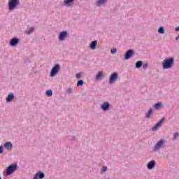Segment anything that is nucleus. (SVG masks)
I'll return each instance as SVG.
<instances>
[{
  "mask_svg": "<svg viewBox=\"0 0 179 179\" xmlns=\"http://www.w3.org/2000/svg\"><path fill=\"white\" fill-rule=\"evenodd\" d=\"M176 64V61L173 57H171L165 59L162 62V68L163 69H171L174 64Z\"/></svg>",
  "mask_w": 179,
  "mask_h": 179,
  "instance_id": "obj_1",
  "label": "nucleus"
},
{
  "mask_svg": "<svg viewBox=\"0 0 179 179\" xmlns=\"http://www.w3.org/2000/svg\"><path fill=\"white\" fill-rule=\"evenodd\" d=\"M17 170V164H10L3 171V175L6 177L13 174Z\"/></svg>",
  "mask_w": 179,
  "mask_h": 179,
  "instance_id": "obj_2",
  "label": "nucleus"
},
{
  "mask_svg": "<svg viewBox=\"0 0 179 179\" xmlns=\"http://www.w3.org/2000/svg\"><path fill=\"white\" fill-rule=\"evenodd\" d=\"M8 10L12 12V10H15L19 5H20V0H8Z\"/></svg>",
  "mask_w": 179,
  "mask_h": 179,
  "instance_id": "obj_3",
  "label": "nucleus"
},
{
  "mask_svg": "<svg viewBox=\"0 0 179 179\" xmlns=\"http://www.w3.org/2000/svg\"><path fill=\"white\" fill-rule=\"evenodd\" d=\"M59 71H61V65L59 64H55L50 73V78H54V76L58 75Z\"/></svg>",
  "mask_w": 179,
  "mask_h": 179,
  "instance_id": "obj_4",
  "label": "nucleus"
},
{
  "mask_svg": "<svg viewBox=\"0 0 179 179\" xmlns=\"http://www.w3.org/2000/svg\"><path fill=\"white\" fill-rule=\"evenodd\" d=\"M161 148H167V145H164V138H162L155 144L153 150L157 152Z\"/></svg>",
  "mask_w": 179,
  "mask_h": 179,
  "instance_id": "obj_5",
  "label": "nucleus"
},
{
  "mask_svg": "<svg viewBox=\"0 0 179 179\" xmlns=\"http://www.w3.org/2000/svg\"><path fill=\"white\" fill-rule=\"evenodd\" d=\"M118 80V73L114 72L109 77V85H114Z\"/></svg>",
  "mask_w": 179,
  "mask_h": 179,
  "instance_id": "obj_6",
  "label": "nucleus"
},
{
  "mask_svg": "<svg viewBox=\"0 0 179 179\" xmlns=\"http://www.w3.org/2000/svg\"><path fill=\"white\" fill-rule=\"evenodd\" d=\"M135 55V50L134 49H129L124 54V59L125 61H128V59H131Z\"/></svg>",
  "mask_w": 179,
  "mask_h": 179,
  "instance_id": "obj_7",
  "label": "nucleus"
},
{
  "mask_svg": "<svg viewBox=\"0 0 179 179\" xmlns=\"http://www.w3.org/2000/svg\"><path fill=\"white\" fill-rule=\"evenodd\" d=\"M69 36V34L68 33V31L64 30L59 34L58 39L59 40V41H65V40H66V37H68Z\"/></svg>",
  "mask_w": 179,
  "mask_h": 179,
  "instance_id": "obj_8",
  "label": "nucleus"
},
{
  "mask_svg": "<svg viewBox=\"0 0 179 179\" xmlns=\"http://www.w3.org/2000/svg\"><path fill=\"white\" fill-rule=\"evenodd\" d=\"M166 121V117H162L158 122H157L155 126L152 128V131H156L163 124V122Z\"/></svg>",
  "mask_w": 179,
  "mask_h": 179,
  "instance_id": "obj_9",
  "label": "nucleus"
},
{
  "mask_svg": "<svg viewBox=\"0 0 179 179\" xmlns=\"http://www.w3.org/2000/svg\"><path fill=\"white\" fill-rule=\"evenodd\" d=\"M19 41H20L19 38L14 37L10 40L9 45L10 47H16L19 44Z\"/></svg>",
  "mask_w": 179,
  "mask_h": 179,
  "instance_id": "obj_10",
  "label": "nucleus"
},
{
  "mask_svg": "<svg viewBox=\"0 0 179 179\" xmlns=\"http://www.w3.org/2000/svg\"><path fill=\"white\" fill-rule=\"evenodd\" d=\"M110 106L111 105L110 104V102L105 101L101 104V108L102 109V111H108V110H110Z\"/></svg>",
  "mask_w": 179,
  "mask_h": 179,
  "instance_id": "obj_11",
  "label": "nucleus"
},
{
  "mask_svg": "<svg viewBox=\"0 0 179 179\" xmlns=\"http://www.w3.org/2000/svg\"><path fill=\"white\" fill-rule=\"evenodd\" d=\"M44 177H45V174L39 171L34 175L33 179H43Z\"/></svg>",
  "mask_w": 179,
  "mask_h": 179,
  "instance_id": "obj_12",
  "label": "nucleus"
},
{
  "mask_svg": "<svg viewBox=\"0 0 179 179\" xmlns=\"http://www.w3.org/2000/svg\"><path fill=\"white\" fill-rule=\"evenodd\" d=\"M155 167H156V161L155 160L150 161L147 164V169H148V170H153Z\"/></svg>",
  "mask_w": 179,
  "mask_h": 179,
  "instance_id": "obj_13",
  "label": "nucleus"
},
{
  "mask_svg": "<svg viewBox=\"0 0 179 179\" xmlns=\"http://www.w3.org/2000/svg\"><path fill=\"white\" fill-rule=\"evenodd\" d=\"M106 76V74H104V72L103 71H100L98 72V73L96 76V80H103V78Z\"/></svg>",
  "mask_w": 179,
  "mask_h": 179,
  "instance_id": "obj_14",
  "label": "nucleus"
},
{
  "mask_svg": "<svg viewBox=\"0 0 179 179\" xmlns=\"http://www.w3.org/2000/svg\"><path fill=\"white\" fill-rule=\"evenodd\" d=\"M73 2H75V0H64V5L67 8H71V6H73Z\"/></svg>",
  "mask_w": 179,
  "mask_h": 179,
  "instance_id": "obj_15",
  "label": "nucleus"
},
{
  "mask_svg": "<svg viewBox=\"0 0 179 179\" xmlns=\"http://www.w3.org/2000/svg\"><path fill=\"white\" fill-rule=\"evenodd\" d=\"M3 147L6 150H12V148H13V144L10 141L6 142L4 143Z\"/></svg>",
  "mask_w": 179,
  "mask_h": 179,
  "instance_id": "obj_16",
  "label": "nucleus"
},
{
  "mask_svg": "<svg viewBox=\"0 0 179 179\" xmlns=\"http://www.w3.org/2000/svg\"><path fill=\"white\" fill-rule=\"evenodd\" d=\"M90 48H91L92 50L97 49V41L94 40L92 41L90 44Z\"/></svg>",
  "mask_w": 179,
  "mask_h": 179,
  "instance_id": "obj_17",
  "label": "nucleus"
},
{
  "mask_svg": "<svg viewBox=\"0 0 179 179\" xmlns=\"http://www.w3.org/2000/svg\"><path fill=\"white\" fill-rule=\"evenodd\" d=\"M13 99H15V94L11 92V93L8 94V95L7 96L6 102L10 103V101H12V100H13Z\"/></svg>",
  "mask_w": 179,
  "mask_h": 179,
  "instance_id": "obj_18",
  "label": "nucleus"
},
{
  "mask_svg": "<svg viewBox=\"0 0 179 179\" xmlns=\"http://www.w3.org/2000/svg\"><path fill=\"white\" fill-rule=\"evenodd\" d=\"M142 65H143V62L142 60H138L136 62L135 69H140V68H142Z\"/></svg>",
  "mask_w": 179,
  "mask_h": 179,
  "instance_id": "obj_19",
  "label": "nucleus"
},
{
  "mask_svg": "<svg viewBox=\"0 0 179 179\" xmlns=\"http://www.w3.org/2000/svg\"><path fill=\"white\" fill-rule=\"evenodd\" d=\"M162 102H157L153 105V107L155 110H160L162 108Z\"/></svg>",
  "mask_w": 179,
  "mask_h": 179,
  "instance_id": "obj_20",
  "label": "nucleus"
},
{
  "mask_svg": "<svg viewBox=\"0 0 179 179\" xmlns=\"http://www.w3.org/2000/svg\"><path fill=\"white\" fill-rule=\"evenodd\" d=\"M107 2V0H98L96 2V6H101Z\"/></svg>",
  "mask_w": 179,
  "mask_h": 179,
  "instance_id": "obj_21",
  "label": "nucleus"
},
{
  "mask_svg": "<svg viewBox=\"0 0 179 179\" xmlns=\"http://www.w3.org/2000/svg\"><path fill=\"white\" fill-rule=\"evenodd\" d=\"M152 113H153V108H150V110L146 113V115H145L146 118L148 119L150 118Z\"/></svg>",
  "mask_w": 179,
  "mask_h": 179,
  "instance_id": "obj_22",
  "label": "nucleus"
},
{
  "mask_svg": "<svg viewBox=\"0 0 179 179\" xmlns=\"http://www.w3.org/2000/svg\"><path fill=\"white\" fill-rule=\"evenodd\" d=\"M34 30H35V28L34 27L28 29L27 31H26V33L27 34H31V33L34 32Z\"/></svg>",
  "mask_w": 179,
  "mask_h": 179,
  "instance_id": "obj_23",
  "label": "nucleus"
},
{
  "mask_svg": "<svg viewBox=\"0 0 179 179\" xmlns=\"http://www.w3.org/2000/svg\"><path fill=\"white\" fill-rule=\"evenodd\" d=\"M83 85H85V81H83V80H79L77 83L78 87H82Z\"/></svg>",
  "mask_w": 179,
  "mask_h": 179,
  "instance_id": "obj_24",
  "label": "nucleus"
},
{
  "mask_svg": "<svg viewBox=\"0 0 179 179\" xmlns=\"http://www.w3.org/2000/svg\"><path fill=\"white\" fill-rule=\"evenodd\" d=\"M45 94H46V96H48V97H51L53 94L52 90H47L45 92Z\"/></svg>",
  "mask_w": 179,
  "mask_h": 179,
  "instance_id": "obj_25",
  "label": "nucleus"
},
{
  "mask_svg": "<svg viewBox=\"0 0 179 179\" xmlns=\"http://www.w3.org/2000/svg\"><path fill=\"white\" fill-rule=\"evenodd\" d=\"M158 33L159 34H164V27H160L159 29H158Z\"/></svg>",
  "mask_w": 179,
  "mask_h": 179,
  "instance_id": "obj_26",
  "label": "nucleus"
},
{
  "mask_svg": "<svg viewBox=\"0 0 179 179\" xmlns=\"http://www.w3.org/2000/svg\"><path fill=\"white\" fill-rule=\"evenodd\" d=\"M179 136V134L178 132H176L174 134H173V137L172 138V141H176L177 139V138H178Z\"/></svg>",
  "mask_w": 179,
  "mask_h": 179,
  "instance_id": "obj_27",
  "label": "nucleus"
},
{
  "mask_svg": "<svg viewBox=\"0 0 179 179\" xmlns=\"http://www.w3.org/2000/svg\"><path fill=\"white\" fill-rule=\"evenodd\" d=\"M110 53L112 55H114L115 54H117V48H113L110 50Z\"/></svg>",
  "mask_w": 179,
  "mask_h": 179,
  "instance_id": "obj_28",
  "label": "nucleus"
},
{
  "mask_svg": "<svg viewBox=\"0 0 179 179\" xmlns=\"http://www.w3.org/2000/svg\"><path fill=\"white\" fill-rule=\"evenodd\" d=\"M66 93H68L69 94H71V93H73V89H72V88L67 89Z\"/></svg>",
  "mask_w": 179,
  "mask_h": 179,
  "instance_id": "obj_29",
  "label": "nucleus"
},
{
  "mask_svg": "<svg viewBox=\"0 0 179 179\" xmlns=\"http://www.w3.org/2000/svg\"><path fill=\"white\" fill-rule=\"evenodd\" d=\"M76 78L77 79H80L82 78V73H78L76 74Z\"/></svg>",
  "mask_w": 179,
  "mask_h": 179,
  "instance_id": "obj_30",
  "label": "nucleus"
},
{
  "mask_svg": "<svg viewBox=\"0 0 179 179\" xmlns=\"http://www.w3.org/2000/svg\"><path fill=\"white\" fill-rule=\"evenodd\" d=\"M141 66H142L143 69H147L148 67L149 66V64L145 63V64H143Z\"/></svg>",
  "mask_w": 179,
  "mask_h": 179,
  "instance_id": "obj_31",
  "label": "nucleus"
},
{
  "mask_svg": "<svg viewBox=\"0 0 179 179\" xmlns=\"http://www.w3.org/2000/svg\"><path fill=\"white\" fill-rule=\"evenodd\" d=\"M0 155H3V145L0 146Z\"/></svg>",
  "mask_w": 179,
  "mask_h": 179,
  "instance_id": "obj_32",
  "label": "nucleus"
},
{
  "mask_svg": "<svg viewBox=\"0 0 179 179\" xmlns=\"http://www.w3.org/2000/svg\"><path fill=\"white\" fill-rule=\"evenodd\" d=\"M107 169H108L107 166H103V168H102V172H103V173H106V172L107 171Z\"/></svg>",
  "mask_w": 179,
  "mask_h": 179,
  "instance_id": "obj_33",
  "label": "nucleus"
},
{
  "mask_svg": "<svg viewBox=\"0 0 179 179\" xmlns=\"http://www.w3.org/2000/svg\"><path fill=\"white\" fill-rule=\"evenodd\" d=\"M176 31H179V26L175 28Z\"/></svg>",
  "mask_w": 179,
  "mask_h": 179,
  "instance_id": "obj_34",
  "label": "nucleus"
},
{
  "mask_svg": "<svg viewBox=\"0 0 179 179\" xmlns=\"http://www.w3.org/2000/svg\"><path fill=\"white\" fill-rule=\"evenodd\" d=\"M178 39H179V37H178V36L176 37V41H178Z\"/></svg>",
  "mask_w": 179,
  "mask_h": 179,
  "instance_id": "obj_35",
  "label": "nucleus"
},
{
  "mask_svg": "<svg viewBox=\"0 0 179 179\" xmlns=\"http://www.w3.org/2000/svg\"><path fill=\"white\" fill-rule=\"evenodd\" d=\"M75 139H76V137L73 136V137H72V141H75Z\"/></svg>",
  "mask_w": 179,
  "mask_h": 179,
  "instance_id": "obj_36",
  "label": "nucleus"
},
{
  "mask_svg": "<svg viewBox=\"0 0 179 179\" xmlns=\"http://www.w3.org/2000/svg\"><path fill=\"white\" fill-rule=\"evenodd\" d=\"M0 179H2V178H1V177H0Z\"/></svg>",
  "mask_w": 179,
  "mask_h": 179,
  "instance_id": "obj_37",
  "label": "nucleus"
},
{
  "mask_svg": "<svg viewBox=\"0 0 179 179\" xmlns=\"http://www.w3.org/2000/svg\"><path fill=\"white\" fill-rule=\"evenodd\" d=\"M178 37H179V34H178Z\"/></svg>",
  "mask_w": 179,
  "mask_h": 179,
  "instance_id": "obj_38",
  "label": "nucleus"
}]
</instances>
